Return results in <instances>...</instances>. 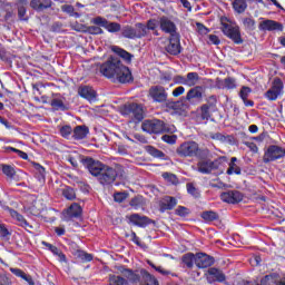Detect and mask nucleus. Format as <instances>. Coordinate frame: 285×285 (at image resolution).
Listing matches in <instances>:
<instances>
[{
	"label": "nucleus",
	"mask_w": 285,
	"mask_h": 285,
	"mask_svg": "<svg viewBox=\"0 0 285 285\" xmlns=\"http://www.w3.org/2000/svg\"><path fill=\"white\" fill-rule=\"evenodd\" d=\"M220 199L225 204H239L244 199V196L238 190H229L220 194Z\"/></svg>",
	"instance_id": "6ab92c4d"
},
{
	"label": "nucleus",
	"mask_w": 285,
	"mask_h": 285,
	"mask_svg": "<svg viewBox=\"0 0 285 285\" xmlns=\"http://www.w3.org/2000/svg\"><path fill=\"white\" fill-rule=\"evenodd\" d=\"M91 22L95 24V26H101V28H106V26H108V20L101 16H98L96 18H94L91 20Z\"/></svg>",
	"instance_id": "5fc2aeb1"
},
{
	"label": "nucleus",
	"mask_w": 285,
	"mask_h": 285,
	"mask_svg": "<svg viewBox=\"0 0 285 285\" xmlns=\"http://www.w3.org/2000/svg\"><path fill=\"white\" fill-rule=\"evenodd\" d=\"M6 153H16V155H18V157H20V159H28V155L24 151H21L20 149H17L14 147H6L4 148Z\"/></svg>",
	"instance_id": "09e8293b"
},
{
	"label": "nucleus",
	"mask_w": 285,
	"mask_h": 285,
	"mask_svg": "<svg viewBox=\"0 0 285 285\" xmlns=\"http://www.w3.org/2000/svg\"><path fill=\"white\" fill-rule=\"evenodd\" d=\"M121 24L119 22H107L105 29L108 32H121Z\"/></svg>",
	"instance_id": "de8ad7c7"
},
{
	"label": "nucleus",
	"mask_w": 285,
	"mask_h": 285,
	"mask_svg": "<svg viewBox=\"0 0 285 285\" xmlns=\"http://www.w3.org/2000/svg\"><path fill=\"white\" fill-rule=\"evenodd\" d=\"M52 6V0H31L30 7L38 12H42Z\"/></svg>",
	"instance_id": "cd10ccee"
},
{
	"label": "nucleus",
	"mask_w": 285,
	"mask_h": 285,
	"mask_svg": "<svg viewBox=\"0 0 285 285\" xmlns=\"http://www.w3.org/2000/svg\"><path fill=\"white\" fill-rule=\"evenodd\" d=\"M284 92V82L279 78H275L272 87L265 92V99L268 101H277L278 97Z\"/></svg>",
	"instance_id": "9d476101"
},
{
	"label": "nucleus",
	"mask_w": 285,
	"mask_h": 285,
	"mask_svg": "<svg viewBox=\"0 0 285 285\" xmlns=\"http://www.w3.org/2000/svg\"><path fill=\"white\" fill-rule=\"evenodd\" d=\"M87 32H89V35H104V29L97 26H91L88 27Z\"/></svg>",
	"instance_id": "680f3d73"
},
{
	"label": "nucleus",
	"mask_w": 285,
	"mask_h": 285,
	"mask_svg": "<svg viewBox=\"0 0 285 285\" xmlns=\"http://www.w3.org/2000/svg\"><path fill=\"white\" fill-rule=\"evenodd\" d=\"M244 145L250 150V153H254L255 155H257V153H259V148L257 147V145L253 141H245Z\"/></svg>",
	"instance_id": "e2e57ef3"
},
{
	"label": "nucleus",
	"mask_w": 285,
	"mask_h": 285,
	"mask_svg": "<svg viewBox=\"0 0 285 285\" xmlns=\"http://www.w3.org/2000/svg\"><path fill=\"white\" fill-rule=\"evenodd\" d=\"M237 161V157H232L229 167L227 169L228 175H242V168L235 164Z\"/></svg>",
	"instance_id": "473e14b6"
},
{
	"label": "nucleus",
	"mask_w": 285,
	"mask_h": 285,
	"mask_svg": "<svg viewBox=\"0 0 285 285\" xmlns=\"http://www.w3.org/2000/svg\"><path fill=\"white\" fill-rule=\"evenodd\" d=\"M243 24L246 30H255V19L253 18H244Z\"/></svg>",
	"instance_id": "6e6d98bb"
},
{
	"label": "nucleus",
	"mask_w": 285,
	"mask_h": 285,
	"mask_svg": "<svg viewBox=\"0 0 285 285\" xmlns=\"http://www.w3.org/2000/svg\"><path fill=\"white\" fill-rule=\"evenodd\" d=\"M146 150H147L148 155H151V157H156L157 159H164V157H166V154H164V151H161L153 146H147Z\"/></svg>",
	"instance_id": "ea45409f"
},
{
	"label": "nucleus",
	"mask_w": 285,
	"mask_h": 285,
	"mask_svg": "<svg viewBox=\"0 0 285 285\" xmlns=\"http://www.w3.org/2000/svg\"><path fill=\"white\" fill-rule=\"evenodd\" d=\"M130 224H134V226H139L140 228H146L148 224H150V218L147 216H141L139 214H132L129 216Z\"/></svg>",
	"instance_id": "393cba45"
},
{
	"label": "nucleus",
	"mask_w": 285,
	"mask_h": 285,
	"mask_svg": "<svg viewBox=\"0 0 285 285\" xmlns=\"http://www.w3.org/2000/svg\"><path fill=\"white\" fill-rule=\"evenodd\" d=\"M109 285H128V279L121 276L111 275L109 277Z\"/></svg>",
	"instance_id": "37998d69"
},
{
	"label": "nucleus",
	"mask_w": 285,
	"mask_h": 285,
	"mask_svg": "<svg viewBox=\"0 0 285 285\" xmlns=\"http://www.w3.org/2000/svg\"><path fill=\"white\" fill-rule=\"evenodd\" d=\"M188 195H191V197H195V199H199L202 197V191L197 187H195V184L187 183L186 185Z\"/></svg>",
	"instance_id": "4c0bfd02"
},
{
	"label": "nucleus",
	"mask_w": 285,
	"mask_h": 285,
	"mask_svg": "<svg viewBox=\"0 0 285 285\" xmlns=\"http://www.w3.org/2000/svg\"><path fill=\"white\" fill-rule=\"evenodd\" d=\"M176 153L179 157H197L202 155V149L199 148V144L189 140L180 144Z\"/></svg>",
	"instance_id": "6e6552de"
},
{
	"label": "nucleus",
	"mask_w": 285,
	"mask_h": 285,
	"mask_svg": "<svg viewBox=\"0 0 285 285\" xmlns=\"http://www.w3.org/2000/svg\"><path fill=\"white\" fill-rule=\"evenodd\" d=\"M129 206H131V208H134L135 210H139V208L144 206V197L136 196L131 198V200L129 202Z\"/></svg>",
	"instance_id": "79ce46f5"
},
{
	"label": "nucleus",
	"mask_w": 285,
	"mask_h": 285,
	"mask_svg": "<svg viewBox=\"0 0 285 285\" xmlns=\"http://www.w3.org/2000/svg\"><path fill=\"white\" fill-rule=\"evenodd\" d=\"M204 99V87L202 86H195L190 88L185 98H181L180 101L169 102L168 108H171V110H175L176 112H179V108L184 106V104H199Z\"/></svg>",
	"instance_id": "f03ea898"
},
{
	"label": "nucleus",
	"mask_w": 285,
	"mask_h": 285,
	"mask_svg": "<svg viewBox=\"0 0 285 285\" xmlns=\"http://www.w3.org/2000/svg\"><path fill=\"white\" fill-rule=\"evenodd\" d=\"M159 26L160 30L165 32V35H169V37L179 36V32H177V24H175L170 18L166 16L160 17Z\"/></svg>",
	"instance_id": "9b49d317"
},
{
	"label": "nucleus",
	"mask_w": 285,
	"mask_h": 285,
	"mask_svg": "<svg viewBox=\"0 0 285 285\" xmlns=\"http://www.w3.org/2000/svg\"><path fill=\"white\" fill-rule=\"evenodd\" d=\"M226 161H228L226 156H220L215 160H200L197 163V170L203 175H210L213 170H219V168H222L223 164H226Z\"/></svg>",
	"instance_id": "423d86ee"
},
{
	"label": "nucleus",
	"mask_w": 285,
	"mask_h": 285,
	"mask_svg": "<svg viewBox=\"0 0 285 285\" xmlns=\"http://www.w3.org/2000/svg\"><path fill=\"white\" fill-rule=\"evenodd\" d=\"M10 230L6 226V224L0 223V237H10Z\"/></svg>",
	"instance_id": "0e129e2a"
},
{
	"label": "nucleus",
	"mask_w": 285,
	"mask_h": 285,
	"mask_svg": "<svg viewBox=\"0 0 285 285\" xmlns=\"http://www.w3.org/2000/svg\"><path fill=\"white\" fill-rule=\"evenodd\" d=\"M177 206V198L173 196H165L159 202V213H166V210H173Z\"/></svg>",
	"instance_id": "5701e85b"
},
{
	"label": "nucleus",
	"mask_w": 285,
	"mask_h": 285,
	"mask_svg": "<svg viewBox=\"0 0 285 285\" xmlns=\"http://www.w3.org/2000/svg\"><path fill=\"white\" fill-rule=\"evenodd\" d=\"M0 285H12V282L6 275H0Z\"/></svg>",
	"instance_id": "774afa93"
},
{
	"label": "nucleus",
	"mask_w": 285,
	"mask_h": 285,
	"mask_svg": "<svg viewBox=\"0 0 285 285\" xmlns=\"http://www.w3.org/2000/svg\"><path fill=\"white\" fill-rule=\"evenodd\" d=\"M111 50L115 52V55L124 59V61H127V63H130L132 61V55L126 51L125 49L117 46H112Z\"/></svg>",
	"instance_id": "c756f323"
},
{
	"label": "nucleus",
	"mask_w": 285,
	"mask_h": 285,
	"mask_svg": "<svg viewBox=\"0 0 285 285\" xmlns=\"http://www.w3.org/2000/svg\"><path fill=\"white\" fill-rule=\"evenodd\" d=\"M258 30H261V32H273L275 30L282 32L284 30V26L275 20H263L258 24Z\"/></svg>",
	"instance_id": "f3484780"
},
{
	"label": "nucleus",
	"mask_w": 285,
	"mask_h": 285,
	"mask_svg": "<svg viewBox=\"0 0 285 285\" xmlns=\"http://www.w3.org/2000/svg\"><path fill=\"white\" fill-rule=\"evenodd\" d=\"M128 199V193L126 191H118L114 194V200L118 204H121Z\"/></svg>",
	"instance_id": "864d4df0"
},
{
	"label": "nucleus",
	"mask_w": 285,
	"mask_h": 285,
	"mask_svg": "<svg viewBox=\"0 0 285 285\" xmlns=\"http://www.w3.org/2000/svg\"><path fill=\"white\" fill-rule=\"evenodd\" d=\"M149 97L153 98V101L156 104H164L168 99V92L166 88L161 86H153L149 89Z\"/></svg>",
	"instance_id": "2eb2a0df"
},
{
	"label": "nucleus",
	"mask_w": 285,
	"mask_h": 285,
	"mask_svg": "<svg viewBox=\"0 0 285 285\" xmlns=\"http://www.w3.org/2000/svg\"><path fill=\"white\" fill-rule=\"evenodd\" d=\"M9 271L12 273V275H16V277L24 279V282L29 285H35V279H32V276L30 274H26V272H23L21 268L10 267Z\"/></svg>",
	"instance_id": "bb28decb"
},
{
	"label": "nucleus",
	"mask_w": 285,
	"mask_h": 285,
	"mask_svg": "<svg viewBox=\"0 0 285 285\" xmlns=\"http://www.w3.org/2000/svg\"><path fill=\"white\" fill-rule=\"evenodd\" d=\"M144 132L149 135H159L161 132H175L177 129L173 125H168L159 119L145 120L141 125Z\"/></svg>",
	"instance_id": "20e7f679"
},
{
	"label": "nucleus",
	"mask_w": 285,
	"mask_h": 285,
	"mask_svg": "<svg viewBox=\"0 0 285 285\" xmlns=\"http://www.w3.org/2000/svg\"><path fill=\"white\" fill-rule=\"evenodd\" d=\"M0 170H2L3 175H6V177H9L10 179H12L14 175H17L14 167L10 165H4V164L0 165Z\"/></svg>",
	"instance_id": "a19ab883"
},
{
	"label": "nucleus",
	"mask_w": 285,
	"mask_h": 285,
	"mask_svg": "<svg viewBox=\"0 0 285 285\" xmlns=\"http://www.w3.org/2000/svg\"><path fill=\"white\" fill-rule=\"evenodd\" d=\"M200 217L205 222H216V219H219V214L213 210H207L203 212Z\"/></svg>",
	"instance_id": "c9c22d12"
},
{
	"label": "nucleus",
	"mask_w": 285,
	"mask_h": 285,
	"mask_svg": "<svg viewBox=\"0 0 285 285\" xmlns=\"http://www.w3.org/2000/svg\"><path fill=\"white\" fill-rule=\"evenodd\" d=\"M199 115L204 121H208L210 119V106L208 105L200 106Z\"/></svg>",
	"instance_id": "c03bdc74"
},
{
	"label": "nucleus",
	"mask_w": 285,
	"mask_h": 285,
	"mask_svg": "<svg viewBox=\"0 0 285 285\" xmlns=\"http://www.w3.org/2000/svg\"><path fill=\"white\" fill-rule=\"evenodd\" d=\"M285 148L277 145H271L264 153L263 161L264 164H271V161H277V159H284Z\"/></svg>",
	"instance_id": "1a4fd4ad"
},
{
	"label": "nucleus",
	"mask_w": 285,
	"mask_h": 285,
	"mask_svg": "<svg viewBox=\"0 0 285 285\" xmlns=\"http://www.w3.org/2000/svg\"><path fill=\"white\" fill-rule=\"evenodd\" d=\"M183 264L187 268H193L195 265L197 266V254L187 253L183 256Z\"/></svg>",
	"instance_id": "7c9ffc66"
},
{
	"label": "nucleus",
	"mask_w": 285,
	"mask_h": 285,
	"mask_svg": "<svg viewBox=\"0 0 285 285\" xmlns=\"http://www.w3.org/2000/svg\"><path fill=\"white\" fill-rule=\"evenodd\" d=\"M63 12H67V14H70V17H77L79 18V13L75 12V7L67 4L62 7Z\"/></svg>",
	"instance_id": "052dcab7"
},
{
	"label": "nucleus",
	"mask_w": 285,
	"mask_h": 285,
	"mask_svg": "<svg viewBox=\"0 0 285 285\" xmlns=\"http://www.w3.org/2000/svg\"><path fill=\"white\" fill-rule=\"evenodd\" d=\"M215 264V258L206 253L196 254V266L197 268H210Z\"/></svg>",
	"instance_id": "aec40b11"
},
{
	"label": "nucleus",
	"mask_w": 285,
	"mask_h": 285,
	"mask_svg": "<svg viewBox=\"0 0 285 285\" xmlns=\"http://www.w3.org/2000/svg\"><path fill=\"white\" fill-rule=\"evenodd\" d=\"M257 285H275V277L273 275H266L261 279V284Z\"/></svg>",
	"instance_id": "13d9d810"
},
{
	"label": "nucleus",
	"mask_w": 285,
	"mask_h": 285,
	"mask_svg": "<svg viewBox=\"0 0 285 285\" xmlns=\"http://www.w3.org/2000/svg\"><path fill=\"white\" fill-rule=\"evenodd\" d=\"M163 179H165V181H167V184H171L173 186H177V184H179V178H177V175L165 171L161 175Z\"/></svg>",
	"instance_id": "e433bc0d"
},
{
	"label": "nucleus",
	"mask_w": 285,
	"mask_h": 285,
	"mask_svg": "<svg viewBox=\"0 0 285 285\" xmlns=\"http://www.w3.org/2000/svg\"><path fill=\"white\" fill-rule=\"evenodd\" d=\"M161 139L165 141V144H177V135H164Z\"/></svg>",
	"instance_id": "bf43d9fd"
},
{
	"label": "nucleus",
	"mask_w": 285,
	"mask_h": 285,
	"mask_svg": "<svg viewBox=\"0 0 285 285\" xmlns=\"http://www.w3.org/2000/svg\"><path fill=\"white\" fill-rule=\"evenodd\" d=\"M50 106L53 108V110H68V105H66V98L61 96H56L51 100Z\"/></svg>",
	"instance_id": "c85d7f7f"
},
{
	"label": "nucleus",
	"mask_w": 285,
	"mask_h": 285,
	"mask_svg": "<svg viewBox=\"0 0 285 285\" xmlns=\"http://www.w3.org/2000/svg\"><path fill=\"white\" fill-rule=\"evenodd\" d=\"M207 106H209V108L217 106V96L215 95L209 96L207 98Z\"/></svg>",
	"instance_id": "69168bd1"
},
{
	"label": "nucleus",
	"mask_w": 285,
	"mask_h": 285,
	"mask_svg": "<svg viewBox=\"0 0 285 285\" xmlns=\"http://www.w3.org/2000/svg\"><path fill=\"white\" fill-rule=\"evenodd\" d=\"M168 41L169 43L165 47L166 52H168V55H171L173 57L181 55L180 36H169Z\"/></svg>",
	"instance_id": "4468645a"
},
{
	"label": "nucleus",
	"mask_w": 285,
	"mask_h": 285,
	"mask_svg": "<svg viewBox=\"0 0 285 285\" xmlns=\"http://www.w3.org/2000/svg\"><path fill=\"white\" fill-rule=\"evenodd\" d=\"M187 86L193 88V86H197V81H199V73L197 72H188L186 76Z\"/></svg>",
	"instance_id": "58836bf2"
},
{
	"label": "nucleus",
	"mask_w": 285,
	"mask_h": 285,
	"mask_svg": "<svg viewBox=\"0 0 285 285\" xmlns=\"http://www.w3.org/2000/svg\"><path fill=\"white\" fill-rule=\"evenodd\" d=\"M81 213H83L81 205L73 203L62 212V217L65 222H72V219H78V217H81Z\"/></svg>",
	"instance_id": "ddd939ff"
},
{
	"label": "nucleus",
	"mask_w": 285,
	"mask_h": 285,
	"mask_svg": "<svg viewBox=\"0 0 285 285\" xmlns=\"http://www.w3.org/2000/svg\"><path fill=\"white\" fill-rule=\"evenodd\" d=\"M206 279L208 284H215V282H218L219 284L226 282V274L217 267H210L207 271Z\"/></svg>",
	"instance_id": "dca6fc26"
},
{
	"label": "nucleus",
	"mask_w": 285,
	"mask_h": 285,
	"mask_svg": "<svg viewBox=\"0 0 285 285\" xmlns=\"http://www.w3.org/2000/svg\"><path fill=\"white\" fill-rule=\"evenodd\" d=\"M78 94L87 101H95L97 99V91L89 86H82L78 89Z\"/></svg>",
	"instance_id": "a878e982"
},
{
	"label": "nucleus",
	"mask_w": 285,
	"mask_h": 285,
	"mask_svg": "<svg viewBox=\"0 0 285 285\" xmlns=\"http://www.w3.org/2000/svg\"><path fill=\"white\" fill-rule=\"evenodd\" d=\"M79 257L83 261V262H92V254H88L86 252H80Z\"/></svg>",
	"instance_id": "338daca9"
},
{
	"label": "nucleus",
	"mask_w": 285,
	"mask_h": 285,
	"mask_svg": "<svg viewBox=\"0 0 285 285\" xmlns=\"http://www.w3.org/2000/svg\"><path fill=\"white\" fill-rule=\"evenodd\" d=\"M146 28V37H148L149 30H157V21L155 19H149L147 21V24H145Z\"/></svg>",
	"instance_id": "4d7b16f0"
},
{
	"label": "nucleus",
	"mask_w": 285,
	"mask_h": 285,
	"mask_svg": "<svg viewBox=\"0 0 285 285\" xmlns=\"http://www.w3.org/2000/svg\"><path fill=\"white\" fill-rule=\"evenodd\" d=\"M73 130L75 129H72V127L70 125H65L60 128V135L65 139H70V137H72V135H73Z\"/></svg>",
	"instance_id": "a18cd8bd"
},
{
	"label": "nucleus",
	"mask_w": 285,
	"mask_h": 285,
	"mask_svg": "<svg viewBox=\"0 0 285 285\" xmlns=\"http://www.w3.org/2000/svg\"><path fill=\"white\" fill-rule=\"evenodd\" d=\"M106 165H104L101 161H97L92 158L88 160L87 168L94 177H100L101 173L104 171V168Z\"/></svg>",
	"instance_id": "4be33fe9"
},
{
	"label": "nucleus",
	"mask_w": 285,
	"mask_h": 285,
	"mask_svg": "<svg viewBox=\"0 0 285 285\" xmlns=\"http://www.w3.org/2000/svg\"><path fill=\"white\" fill-rule=\"evenodd\" d=\"M175 215H177L178 217H188V215H190V209L184 206H178L175 209Z\"/></svg>",
	"instance_id": "3c124183"
},
{
	"label": "nucleus",
	"mask_w": 285,
	"mask_h": 285,
	"mask_svg": "<svg viewBox=\"0 0 285 285\" xmlns=\"http://www.w3.org/2000/svg\"><path fill=\"white\" fill-rule=\"evenodd\" d=\"M124 275L127 282H131V284H137V282L141 279V276H139V274L135 273L132 269H125Z\"/></svg>",
	"instance_id": "f704fd0d"
},
{
	"label": "nucleus",
	"mask_w": 285,
	"mask_h": 285,
	"mask_svg": "<svg viewBox=\"0 0 285 285\" xmlns=\"http://www.w3.org/2000/svg\"><path fill=\"white\" fill-rule=\"evenodd\" d=\"M220 30L225 37L233 40L237 46L244 43V39H242V30L239 26L233 23L228 18L220 19Z\"/></svg>",
	"instance_id": "7ed1b4c3"
},
{
	"label": "nucleus",
	"mask_w": 285,
	"mask_h": 285,
	"mask_svg": "<svg viewBox=\"0 0 285 285\" xmlns=\"http://www.w3.org/2000/svg\"><path fill=\"white\" fill-rule=\"evenodd\" d=\"M233 8H234L235 12H237L238 14H242V13L246 12L248 4L246 3V0H234Z\"/></svg>",
	"instance_id": "72a5a7b5"
},
{
	"label": "nucleus",
	"mask_w": 285,
	"mask_h": 285,
	"mask_svg": "<svg viewBox=\"0 0 285 285\" xmlns=\"http://www.w3.org/2000/svg\"><path fill=\"white\" fill-rule=\"evenodd\" d=\"M90 134V129L86 125H78L73 128L72 139L76 141H81V139H86Z\"/></svg>",
	"instance_id": "b1692460"
},
{
	"label": "nucleus",
	"mask_w": 285,
	"mask_h": 285,
	"mask_svg": "<svg viewBox=\"0 0 285 285\" xmlns=\"http://www.w3.org/2000/svg\"><path fill=\"white\" fill-rule=\"evenodd\" d=\"M148 265L154 268V271H156L157 273H160V275H171L173 277H177L176 274H171L170 271L168 269H165L164 267L161 266H156L154 263L151 262H148Z\"/></svg>",
	"instance_id": "49530a36"
},
{
	"label": "nucleus",
	"mask_w": 285,
	"mask_h": 285,
	"mask_svg": "<svg viewBox=\"0 0 285 285\" xmlns=\"http://www.w3.org/2000/svg\"><path fill=\"white\" fill-rule=\"evenodd\" d=\"M41 245L45 246L46 250H49V253H51L55 257H58V262H61L62 264L68 263V258L66 257V254H63V252H61V249H59L57 246L46 240H42Z\"/></svg>",
	"instance_id": "412c9836"
},
{
	"label": "nucleus",
	"mask_w": 285,
	"mask_h": 285,
	"mask_svg": "<svg viewBox=\"0 0 285 285\" xmlns=\"http://www.w3.org/2000/svg\"><path fill=\"white\" fill-rule=\"evenodd\" d=\"M224 83H225L226 90H235V88H237V81L235 80V78H230V77L225 78Z\"/></svg>",
	"instance_id": "8fccbe9b"
},
{
	"label": "nucleus",
	"mask_w": 285,
	"mask_h": 285,
	"mask_svg": "<svg viewBox=\"0 0 285 285\" xmlns=\"http://www.w3.org/2000/svg\"><path fill=\"white\" fill-rule=\"evenodd\" d=\"M100 72L107 79H114L118 83H130L132 81V72L130 68L124 65L117 57H109L107 61L100 65Z\"/></svg>",
	"instance_id": "f257e3e1"
},
{
	"label": "nucleus",
	"mask_w": 285,
	"mask_h": 285,
	"mask_svg": "<svg viewBox=\"0 0 285 285\" xmlns=\"http://www.w3.org/2000/svg\"><path fill=\"white\" fill-rule=\"evenodd\" d=\"M117 179V170L115 168L106 166L102 169L100 176H98V181L102 184V186H108L110 184H114Z\"/></svg>",
	"instance_id": "f8f14e48"
},
{
	"label": "nucleus",
	"mask_w": 285,
	"mask_h": 285,
	"mask_svg": "<svg viewBox=\"0 0 285 285\" xmlns=\"http://www.w3.org/2000/svg\"><path fill=\"white\" fill-rule=\"evenodd\" d=\"M61 195L65 199H68V202H75V199H77V191H75V188L70 186H65L61 189Z\"/></svg>",
	"instance_id": "2f4dec72"
},
{
	"label": "nucleus",
	"mask_w": 285,
	"mask_h": 285,
	"mask_svg": "<svg viewBox=\"0 0 285 285\" xmlns=\"http://www.w3.org/2000/svg\"><path fill=\"white\" fill-rule=\"evenodd\" d=\"M3 210H7L11 215L12 219L18 222V226H21V228H24V230L32 228V225H30V223H28V220H26V217H23V215L19 214V212L10 208L9 206H3Z\"/></svg>",
	"instance_id": "a211bd4d"
},
{
	"label": "nucleus",
	"mask_w": 285,
	"mask_h": 285,
	"mask_svg": "<svg viewBox=\"0 0 285 285\" xmlns=\"http://www.w3.org/2000/svg\"><path fill=\"white\" fill-rule=\"evenodd\" d=\"M120 112L122 117H127L129 121H142L144 120V106L131 102L125 105Z\"/></svg>",
	"instance_id": "39448f33"
},
{
	"label": "nucleus",
	"mask_w": 285,
	"mask_h": 285,
	"mask_svg": "<svg viewBox=\"0 0 285 285\" xmlns=\"http://www.w3.org/2000/svg\"><path fill=\"white\" fill-rule=\"evenodd\" d=\"M146 30V24L138 22L135 27L129 24L121 27L120 32L125 39H144Z\"/></svg>",
	"instance_id": "0eeeda50"
},
{
	"label": "nucleus",
	"mask_w": 285,
	"mask_h": 285,
	"mask_svg": "<svg viewBox=\"0 0 285 285\" xmlns=\"http://www.w3.org/2000/svg\"><path fill=\"white\" fill-rule=\"evenodd\" d=\"M250 92H253V89L250 87L243 86L239 91V97L243 101H246L248 97L250 96Z\"/></svg>",
	"instance_id": "603ef678"
}]
</instances>
